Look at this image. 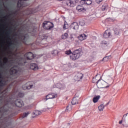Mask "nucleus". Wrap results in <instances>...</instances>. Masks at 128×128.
Instances as JSON below:
<instances>
[{
	"label": "nucleus",
	"mask_w": 128,
	"mask_h": 128,
	"mask_svg": "<svg viewBox=\"0 0 128 128\" xmlns=\"http://www.w3.org/2000/svg\"><path fill=\"white\" fill-rule=\"evenodd\" d=\"M82 50L80 48L74 50L72 54L70 55V60H76L78 58H80Z\"/></svg>",
	"instance_id": "obj_1"
},
{
	"label": "nucleus",
	"mask_w": 128,
	"mask_h": 128,
	"mask_svg": "<svg viewBox=\"0 0 128 128\" xmlns=\"http://www.w3.org/2000/svg\"><path fill=\"white\" fill-rule=\"evenodd\" d=\"M96 86L98 88H110V84L102 80H98Z\"/></svg>",
	"instance_id": "obj_2"
},
{
	"label": "nucleus",
	"mask_w": 128,
	"mask_h": 128,
	"mask_svg": "<svg viewBox=\"0 0 128 128\" xmlns=\"http://www.w3.org/2000/svg\"><path fill=\"white\" fill-rule=\"evenodd\" d=\"M10 74L14 76V78H17L18 76L22 74V72L14 69V68L13 67L10 70Z\"/></svg>",
	"instance_id": "obj_3"
},
{
	"label": "nucleus",
	"mask_w": 128,
	"mask_h": 128,
	"mask_svg": "<svg viewBox=\"0 0 128 128\" xmlns=\"http://www.w3.org/2000/svg\"><path fill=\"white\" fill-rule=\"evenodd\" d=\"M42 26L45 30H52L54 28V24L51 22L45 21L42 24Z\"/></svg>",
	"instance_id": "obj_4"
},
{
	"label": "nucleus",
	"mask_w": 128,
	"mask_h": 128,
	"mask_svg": "<svg viewBox=\"0 0 128 128\" xmlns=\"http://www.w3.org/2000/svg\"><path fill=\"white\" fill-rule=\"evenodd\" d=\"M12 104H15L16 106L18 108H22L24 106V101L20 99H17L15 101H13Z\"/></svg>",
	"instance_id": "obj_5"
},
{
	"label": "nucleus",
	"mask_w": 128,
	"mask_h": 128,
	"mask_svg": "<svg viewBox=\"0 0 128 128\" xmlns=\"http://www.w3.org/2000/svg\"><path fill=\"white\" fill-rule=\"evenodd\" d=\"M34 86L32 82H28L26 84L22 86L23 90H30Z\"/></svg>",
	"instance_id": "obj_6"
},
{
	"label": "nucleus",
	"mask_w": 128,
	"mask_h": 128,
	"mask_svg": "<svg viewBox=\"0 0 128 128\" xmlns=\"http://www.w3.org/2000/svg\"><path fill=\"white\" fill-rule=\"evenodd\" d=\"M30 38L28 34H26L25 35H22L20 36V40L24 44H26V41Z\"/></svg>",
	"instance_id": "obj_7"
},
{
	"label": "nucleus",
	"mask_w": 128,
	"mask_h": 128,
	"mask_svg": "<svg viewBox=\"0 0 128 128\" xmlns=\"http://www.w3.org/2000/svg\"><path fill=\"white\" fill-rule=\"evenodd\" d=\"M24 58H26V60H33V58H34V54L32 52H27L24 55Z\"/></svg>",
	"instance_id": "obj_8"
},
{
	"label": "nucleus",
	"mask_w": 128,
	"mask_h": 128,
	"mask_svg": "<svg viewBox=\"0 0 128 128\" xmlns=\"http://www.w3.org/2000/svg\"><path fill=\"white\" fill-rule=\"evenodd\" d=\"M66 4L68 6L73 8L76 6V1L74 0H67L66 2Z\"/></svg>",
	"instance_id": "obj_9"
},
{
	"label": "nucleus",
	"mask_w": 128,
	"mask_h": 128,
	"mask_svg": "<svg viewBox=\"0 0 128 128\" xmlns=\"http://www.w3.org/2000/svg\"><path fill=\"white\" fill-rule=\"evenodd\" d=\"M38 12V10L35 8H28L26 10V14L28 16L30 14H34Z\"/></svg>",
	"instance_id": "obj_10"
},
{
	"label": "nucleus",
	"mask_w": 128,
	"mask_h": 128,
	"mask_svg": "<svg viewBox=\"0 0 128 128\" xmlns=\"http://www.w3.org/2000/svg\"><path fill=\"white\" fill-rule=\"evenodd\" d=\"M84 74L82 73H78L74 77V80L76 82H80V80H82Z\"/></svg>",
	"instance_id": "obj_11"
},
{
	"label": "nucleus",
	"mask_w": 128,
	"mask_h": 128,
	"mask_svg": "<svg viewBox=\"0 0 128 128\" xmlns=\"http://www.w3.org/2000/svg\"><path fill=\"white\" fill-rule=\"evenodd\" d=\"M78 24L76 22H74L70 24V28L74 30H78Z\"/></svg>",
	"instance_id": "obj_12"
},
{
	"label": "nucleus",
	"mask_w": 128,
	"mask_h": 128,
	"mask_svg": "<svg viewBox=\"0 0 128 128\" xmlns=\"http://www.w3.org/2000/svg\"><path fill=\"white\" fill-rule=\"evenodd\" d=\"M112 36V33L110 32V30H106L103 34L104 38H108Z\"/></svg>",
	"instance_id": "obj_13"
},
{
	"label": "nucleus",
	"mask_w": 128,
	"mask_h": 128,
	"mask_svg": "<svg viewBox=\"0 0 128 128\" xmlns=\"http://www.w3.org/2000/svg\"><path fill=\"white\" fill-rule=\"evenodd\" d=\"M58 96V94H56L52 93L51 94H48L46 96V98H45L46 100H50L52 98H54Z\"/></svg>",
	"instance_id": "obj_14"
},
{
	"label": "nucleus",
	"mask_w": 128,
	"mask_h": 128,
	"mask_svg": "<svg viewBox=\"0 0 128 128\" xmlns=\"http://www.w3.org/2000/svg\"><path fill=\"white\" fill-rule=\"evenodd\" d=\"M76 10L80 12H86V8H84L82 5H78L76 8Z\"/></svg>",
	"instance_id": "obj_15"
},
{
	"label": "nucleus",
	"mask_w": 128,
	"mask_h": 128,
	"mask_svg": "<svg viewBox=\"0 0 128 128\" xmlns=\"http://www.w3.org/2000/svg\"><path fill=\"white\" fill-rule=\"evenodd\" d=\"M30 68L33 70H38V66L36 64H32L30 65Z\"/></svg>",
	"instance_id": "obj_16"
},
{
	"label": "nucleus",
	"mask_w": 128,
	"mask_h": 128,
	"mask_svg": "<svg viewBox=\"0 0 128 128\" xmlns=\"http://www.w3.org/2000/svg\"><path fill=\"white\" fill-rule=\"evenodd\" d=\"M128 114H124L122 120L119 121V124H122V122H126V120H128Z\"/></svg>",
	"instance_id": "obj_17"
},
{
	"label": "nucleus",
	"mask_w": 128,
	"mask_h": 128,
	"mask_svg": "<svg viewBox=\"0 0 128 128\" xmlns=\"http://www.w3.org/2000/svg\"><path fill=\"white\" fill-rule=\"evenodd\" d=\"M78 38L80 40H86V34H80V36H78Z\"/></svg>",
	"instance_id": "obj_18"
},
{
	"label": "nucleus",
	"mask_w": 128,
	"mask_h": 128,
	"mask_svg": "<svg viewBox=\"0 0 128 128\" xmlns=\"http://www.w3.org/2000/svg\"><path fill=\"white\" fill-rule=\"evenodd\" d=\"M82 2H83L84 4H88V6H90V4H92V1L91 0H81Z\"/></svg>",
	"instance_id": "obj_19"
},
{
	"label": "nucleus",
	"mask_w": 128,
	"mask_h": 128,
	"mask_svg": "<svg viewBox=\"0 0 128 128\" xmlns=\"http://www.w3.org/2000/svg\"><path fill=\"white\" fill-rule=\"evenodd\" d=\"M100 98V96H97L96 97H94L92 99L93 102H94V104H96V102H98Z\"/></svg>",
	"instance_id": "obj_20"
},
{
	"label": "nucleus",
	"mask_w": 128,
	"mask_h": 128,
	"mask_svg": "<svg viewBox=\"0 0 128 128\" xmlns=\"http://www.w3.org/2000/svg\"><path fill=\"white\" fill-rule=\"evenodd\" d=\"M108 5L106 3H104L103 5L102 6V10L104 11L106 10H108Z\"/></svg>",
	"instance_id": "obj_21"
},
{
	"label": "nucleus",
	"mask_w": 128,
	"mask_h": 128,
	"mask_svg": "<svg viewBox=\"0 0 128 128\" xmlns=\"http://www.w3.org/2000/svg\"><path fill=\"white\" fill-rule=\"evenodd\" d=\"M30 114V112H25L22 115H21V118H24L28 117V116Z\"/></svg>",
	"instance_id": "obj_22"
},
{
	"label": "nucleus",
	"mask_w": 128,
	"mask_h": 128,
	"mask_svg": "<svg viewBox=\"0 0 128 128\" xmlns=\"http://www.w3.org/2000/svg\"><path fill=\"white\" fill-rule=\"evenodd\" d=\"M71 102L73 106H74V104H78V100H76V98H74L72 99Z\"/></svg>",
	"instance_id": "obj_23"
},
{
	"label": "nucleus",
	"mask_w": 128,
	"mask_h": 128,
	"mask_svg": "<svg viewBox=\"0 0 128 128\" xmlns=\"http://www.w3.org/2000/svg\"><path fill=\"white\" fill-rule=\"evenodd\" d=\"M33 114L34 116H40V114H42V112L36 110L34 112Z\"/></svg>",
	"instance_id": "obj_24"
},
{
	"label": "nucleus",
	"mask_w": 128,
	"mask_h": 128,
	"mask_svg": "<svg viewBox=\"0 0 128 128\" xmlns=\"http://www.w3.org/2000/svg\"><path fill=\"white\" fill-rule=\"evenodd\" d=\"M8 58L6 57H4V63L3 66H6V64H8Z\"/></svg>",
	"instance_id": "obj_25"
},
{
	"label": "nucleus",
	"mask_w": 128,
	"mask_h": 128,
	"mask_svg": "<svg viewBox=\"0 0 128 128\" xmlns=\"http://www.w3.org/2000/svg\"><path fill=\"white\" fill-rule=\"evenodd\" d=\"M98 108L100 112L104 110V104H102L100 106H98Z\"/></svg>",
	"instance_id": "obj_26"
},
{
	"label": "nucleus",
	"mask_w": 128,
	"mask_h": 128,
	"mask_svg": "<svg viewBox=\"0 0 128 128\" xmlns=\"http://www.w3.org/2000/svg\"><path fill=\"white\" fill-rule=\"evenodd\" d=\"M68 33H64L63 35H62V40H66V38H68Z\"/></svg>",
	"instance_id": "obj_27"
},
{
	"label": "nucleus",
	"mask_w": 128,
	"mask_h": 128,
	"mask_svg": "<svg viewBox=\"0 0 128 128\" xmlns=\"http://www.w3.org/2000/svg\"><path fill=\"white\" fill-rule=\"evenodd\" d=\"M6 36H7V38H10V30H9L8 31H7L6 32Z\"/></svg>",
	"instance_id": "obj_28"
},
{
	"label": "nucleus",
	"mask_w": 128,
	"mask_h": 128,
	"mask_svg": "<svg viewBox=\"0 0 128 128\" xmlns=\"http://www.w3.org/2000/svg\"><path fill=\"white\" fill-rule=\"evenodd\" d=\"M65 54H66L68 55V54H72V52L70 50H69L66 51Z\"/></svg>",
	"instance_id": "obj_29"
},
{
	"label": "nucleus",
	"mask_w": 128,
	"mask_h": 128,
	"mask_svg": "<svg viewBox=\"0 0 128 128\" xmlns=\"http://www.w3.org/2000/svg\"><path fill=\"white\" fill-rule=\"evenodd\" d=\"M18 96H20V98H24V94L22 92H19L18 94Z\"/></svg>",
	"instance_id": "obj_30"
},
{
	"label": "nucleus",
	"mask_w": 128,
	"mask_h": 128,
	"mask_svg": "<svg viewBox=\"0 0 128 128\" xmlns=\"http://www.w3.org/2000/svg\"><path fill=\"white\" fill-rule=\"evenodd\" d=\"M102 2V0H96V4H100Z\"/></svg>",
	"instance_id": "obj_31"
},
{
	"label": "nucleus",
	"mask_w": 128,
	"mask_h": 128,
	"mask_svg": "<svg viewBox=\"0 0 128 128\" xmlns=\"http://www.w3.org/2000/svg\"><path fill=\"white\" fill-rule=\"evenodd\" d=\"M70 124L68 123L67 124H65V128H70Z\"/></svg>",
	"instance_id": "obj_32"
},
{
	"label": "nucleus",
	"mask_w": 128,
	"mask_h": 128,
	"mask_svg": "<svg viewBox=\"0 0 128 128\" xmlns=\"http://www.w3.org/2000/svg\"><path fill=\"white\" fill-rule=\"evenodd\" d=\"M114 34H115L118 35L120 34V32H118V30H114Z\"/></svg>",
	"instance_id": "obj_33"
},
{
	"label": "nucleus",
	"mask_w": 128,
	"mask_h": 128,
	"mask_svg": "<svg viewBox=\"0 0 128 128\" xmlns=\"http://www.w3.org/2000/svg\"><path fill=\"white\" fill-rule=\"evenodd\" d=\"M70 107L68 106H66V112H68V110H72V108H69Z\"/></svg>",
	"instance_id": "obj_34"
},
{
	"label": "nucleus",
	"mask_w": 128,
	"mask_h": 128,
	"mask_svg": "<svg viewBox=\"0 0 128 128\" xmlns=\"http://www.w3.org/2000/svg\"><path fill=\"white\" fill-rule=\"evenodd\" d=\"M4 86V82H2V80L0 81V86Z\"/></svg>",
	"instance_id": "obj_35"
},
{
	"label": "nucleus",
	"mask_w": 128,
	"mask_h": 128,
	"mask_svg": "<svg viewBox=\"0 0 128 128\" xmlns=\"http://www.w3.org/2000/svg\"><path fill=\"white\" fill-rule=\"evenodd\" d=\"M108 56L104 57L103 58V59L102 60V62H104V60H108Z\"/></svg>",
	"instance_id": "obj_36"
},
{
	"label": "nucleus",
	"mask_w": 128,
	"mask_h": 128,
	"mask_svg": "<svg viewBox=\"0 0 128 128\" xmlns=\"http://www.w3.org/2000/svg\"><path fill=\"white\" fill-rule=\"evenodd\" d=\"M66 22H64V26H63L64 28V30H66Z\"/></svg>",
	"instance_id": "obj_37"
},
{
	"label": "nucleus",
	"mask_w": 128,
	"mask_h": 128,
	"mask_svg": "<svg viewBox=\"0 0 128 128\" xmlns=\"http://www.w3.org/2000/svg\"><path fill=\"white\" fill-rule=\"evenodd\" d=\"M80 26H84V24H85V23H84V22H80Z\"/></svg>",
	"instance_id": "obj_38"
},
{
	"label": "nucleus",
	"mask_w": 128,
	"mask_h": 128,
	"mask_svg": "<svg viewBox=\"0 0 128 128\" xmlns=\"http://www.w3.org/2000/svg\"><path fill=\"white\" fill-rule=\"evenodd\" d=\"M12 44V42H9L8 44V46H10Z\"/></svg>",
	"instance_id": "obj_39"
},
{
	"label": "nucleus",
	"mask_w": 128,
	"mask_h": 128,
	"mask_svg": "<svg viewBox=\"0 0 128 128\" xmlns=\"http://www.w3.org/2000/svg\"><path fill=\"white\" fill-rule=\"evenodd\" d=\"M58 86H62V84H58Z\"/></svg>",
	"instance_id": "obj_40"
},
{
	"label": "nucleus",
	"mask_w": 128,
	"mask_h": 128,
	"mask_svg": "<svg viewBox=\"0 0 128 128\" xmlns=\"http://www.w3.org/2000/svg\"><path fill=\"white\" fill-rule=\"evenodd\" d=\"M12 116H14V114H12Z\"/></svg>",
	"instance_id": "obj_41"
},
{
	"label": "nucleus",
	"mask_w": 128,
	"mask_h": 128,
	"mask_svg": "<svg viewBox=\"0 0 128 128\" xmlns=\"http://www.w3.org/2000/svg\"><path fill=\"white\" fill-rule=\"evenodd\" d=\"M126 122H128V120H126Z\"/></svg>",
	"instance_id": "obj_42"
},
{
	"label": "nucleus",
	"mask_w": 128,
	"mask_h": 128,
	"mask_svg": "<svg viewBox=\"0 0 128 128\" xmlns=\"http://www.w3.org/2000/svg\"><path fill=\"white\" fill-rule=\"evenodd\" d=\"M108 104H110V102L107 103V104H106L108 105Z\"/></svg>",
	"instance_id": "obj_43"
},
{
	"label": "nucleus",
	"mask_w": 128,
	"mask_h": 128,
	"mask_svg": "<svg viewBox=\"0 0 128 128\" xmlns=\"http://www.w3.org/2000/svg\"><path fill=\"white\" fill-rule=\"evenodd\" d=\"M59 0V1H60H60H62V0Z\"/></svg>",
	"instance_id": "obj_44"
},
{
	"label": "nucleus",
	"mask_w": 128,
	"mask_h": 128,
	"mask_svg": "<svg viewBox=\"0 0 128 128\" xmlns=\"http://www.w3.org/2000/svg\"><path fill=\"white\" fill-rule=\"evenodd\" d=\"M23 60V58H21V60Z\"/></svg>",
	"instance_id": "obj_45"
},
{
	"label": "nucleus",
	"mask_w": 128,
	"mask_h": 128,
	"mask_svg": "<svg viewBox=\"0 0 128 128\" xmlns=\"http://www.w3.org/2000/svg\"><path fill=\"white\" fill-rule=\"evenodd\" d=\"M1 66H2V64H1Z\"/></svg>",
	"instance_id": "obj_46"
},
{
	"label": "nucleus",
	"mask_w": 128,
	"mask_h": 128,
	"mask_svg": "<svg viewBox=\"0 0 128 128\" xmlns=\"http://www.w3.org/2000/svg\"><path fill=\"white\" fill-rule=\"evenodd\" d=\"M23 62L24 64V62Z\"/></svg>",
	"instance_id": "obj_47"
},
{
	"label": "nucleus",
	"mask_w": 128,
	"mask_h": 128,
	"mask_svg": "<svg viewBox=\"0 0 128 128\" xmlns=\"http://www.w3.org/2000/svg\"><path fill=\"white\" fill-rule=\"evenodd\" d=\"M0 76H1V74H0Z\"/></svg>",
	"instance_id": "obj_48"
},
{
	"label": "nucleus",
	"mask_w": 128,
	"mask_h": 128,
	"mask_svg": "<svg viewBox=\"0 0 128 128\" xmlns=\"http://www.w3.org/2000/svg\"><path fill=\"white\" fill-rule=\"evenodd\" d=\"M92 82H94V80H92Z\"/></svg>",
	"instance_id": "obj_49"
}]
</instances>
